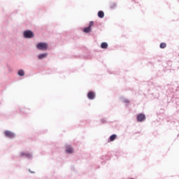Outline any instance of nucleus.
Wrapping results in <instances>:
<instances>
[{
	"instance_id": "20e7f679",
	"label": "nucleus",
	"mask_w": 179,
	"mask_h": 179,
	"mask_svg": "<svg viewBox=\"0 0 179 179\" xmlns=\"http://www.w3.org/2000/svg\"><path fill=\"white\" fill-rule=\"evenodd\" d=\"M145 120V115L143 113H140L137 115V122H142Z\"/></svg>"
},
{
	"instance_id": "9b49d317",
	"label": "nucleus",
	"mask_w": 179,
	"mask_h": 179,
	"mask_svg": "<svg viewBox=\"0 0 179 179\" xmlns=\"http://www.w3.org/2000/svg\"><path fill=\"white\" fill-rule=\"evenodd\" d=\"M91 31H92V29L90 28V27H86L83 30L84 33H90Z\"/></svg>"
},
{
	"instance_id": "dca6fc26",
	"label": "nucleus",
	"mask_w": 179,
	"mask_h": 179,
	"mask_svg": "<svg viewBox=\"0 0 179 179\" xmlns=\"http://www.w3.org/2000/svg\"><path fill=\"white\" fill-rule=\"evenodd\" d=\"M92 26H94V22L91 21L90 23L89 27H90V29H91V27H92Z\"/></svg>"
},
{
	"instance_id": "f257e3e1",
	"label": "nucleus",
	"mask_w": 179,
	"mask_h": 179,
	"mask_svg": "<svg viewBox=\"0 0 179 179\" xmlns=\"http://www.w3.org/2000/svg\"><path fill=\"white\" fill-rule=\"evenodd\" d=\"M48 44L46 43H39L37 45V49L41 50L42 51H45V50H48Z\"/></svg>"
},
{
	"instance_id": "9d476101",
	"label": "nucleus",
	"mask_w": 179,
	"mask_h": 179,
	"mask_svg": "<svg viewBox=\"0 0 179 179\" xmlns=\"http://www.w3.org/2000/svg\"><path fill=\"white\" fill-rule=\"evenodd\" d=\"M98 17H99L101 19H103V17H104V12L102 10H99V12H98Z\"/></svg>"
},
{
	"instance_id": "4468645a",
	"label": "nucleus",
	"mask_w": 179,
	"mask_h": 179,
	"mask_svg": "<svg viewBox=\"0 0 179 179\" xmlns=\"http://www.w3.org/2000/svg\"><path fill=\"white\" fill-rule=\"evenodd\" d=\"M21 156L22 157H28V158H29L30 157H31V155H30V154H25L24 152H22L21 153Z\"/></svg>"
},
{
	"instance_id": "f3484780",
	"label": "nucleus",
	"mask_w": 179,
	"mask_h": 179,
	"mask_svg": "<svg viewBox=\"0 0 179 179\" xmlns=\"http://www.w3.org/2000/svg\"><path fill=\"white\" fill-rule=\"evenodd\" d=\"M130 179H134V178H130Z\"/></svg>"
},
{
	"instance_id": "39448f33",
	"label": "nucleus",
	"mask_w": 179,
	"mask_h": 179,
	"mask_svg": "<svg viewBox=\"0 0 179 179\" xmlns=\"http://www.w3.org/2000/svg\"><path fill=\"white\" fill-rule=\"evenodd\" d=\"M95 93L94 92H90L87 94V97L90 100H94L95 99Z\"/></svg>"
},
{
	"instance_id": "6e6552de",
	"label": "nucleus",
	"mask_w": 179,
	"mask_h": 179,
	"mask_svg": "<svg viewBox=\"0 0 179 179\" xmlns=\"http://www.w3.org/2000/svg\"><path fill=\"white\" fill-rule=\"evenodd\" d=\"M48 57V53H43L38 55L39 59H43V58H46Z\"/></svg>"
},
{
	"instance_id": "2eb2a0df",
	"label": "nucleus",
	"mask_w": 179,
	"mask_h": 179,
	"mask_svg": "<svg viewBox=\"0 0 179 179\" xmlns=\"http://www.w3.org/2000/svg\"><path fill=\"white\" fill-rule=\"evenodd\" d=\"M116 6H117V5L115 3H110V8H115Z\"/></svg>"
},
{
	"instance_id": "f8f14e48",
	"label": "nucleus",
	"mask_w": 179,
	"mask_h": 179,
	"mask_svg": "<svg viewBox=\"0 0 179 179\" xmlns=\"http://www.w3.org/2000/svg\"><path fill=\"white\" fill-rule=\"evenodd\" d=\"M18 75L21 77H23L24 76V71L23 70H20L18 71Z\"/></svg>"
},
{
	"instance_id": "423d86ee",
	"label": "nucleus",
	"mask_w": 179,
	"mask_h": 179,
	"mask_svg": "<svg viewBox=\"0 0 179 179\" xmlns=\"http://www.w3.org/2000/svg\"><path fill=\"white\" fill-rule=\"evenodd\" d=\"M66 152L68 154H72V153L73 152V148H72L71 146L68 145V146H66Z\"/></svg>"
},
{
	"instance_id": "ddd939ff",
	"label": "nucleus",
	"mask_w": 179,
	"mask_h": 179,
	"mask_svg": "<svg viewBox=\"0 0 179 179\" xmlns=\"http://www.w3.org/2000/svg\"><path fill=\"white\" fill-rule=\"evenodd\" d=\"M166 43H161L159 45L160 48H166Z\"/></svg>"
},
{
	"instance_id": "7ed1b4c3",
	"label": "nucleus",
	"mask_w": 179,
	"mask_h": 179,
	"mask_svg": "<svg viewBox=\"0 0 179 179\" xmlns=\"http://www.w3.org/2000/svg\"><path fill=\"white\" fill-rule=\"evenodd\" d=\"M4 134L7 138H14L15 136V135L13 132L10 131H7V130L5 131Z\"/></svg>"
},
{
	"instance_id": "1a4fd4ad",
	"label": "nucleus",
	"mask_w": 179,
	"mask_h": 179,
	"mask_svg": "<svg viewBox=\"0 0 179 179\" xmlns=\"http://www.w3.org/2000/svg\"><path fill=\"white\" fill-rule=\"evenodd\" d=\"M116 138H117V135L116 134H113V135L110 136V137H109V141H110V142H113Z\"/></svg>"
},
{
	"instance_id": "f03ea898",
	"label": "nucleus",
	"mask_w": 179,
	"mask_h": 179,
	"mask_svg": "<svg viewBox=\"0 0 179 179\" xmlns=\"http://www.w3.org/2000/svg\"><path fill=\"white\" fill-rule=\"evenodd\" d=\"M24 36L25 38H32V37H34V34L31 31L28 30V31H25L24 32Z\"/></svg>"
},
{
	"instance_id": "0eeeda50",
	"label": "nucleus",
	"mask_w": 179,
	"mask_h": 179,
	"mask_svg": "<svg viewBox=\"0 0 179 179\" xmlns=\"http://www.w3.org/2000/svg\"><path fill=\"white\" fill-rule=\"evenodd\" d=\"M108 47V44L106 42L101 43V48L106 50Z\"/></svg>"
}]
</instances>
